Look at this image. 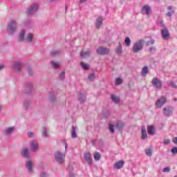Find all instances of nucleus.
<instances>
[{
    "label": "nucleus",
    "mask_w": 177,
    "mask_h": 177,
    "mask_svg": "<svg viewBox=\"0 0 177 177\" xmlns=\"http://www.w3.org/2000/svg\"><path fill=\"white\" fill-rule=\"evenodd\" d=\"M17 31V21H10L7 26V32L9 35H13Z\"/></svg>",
    "instance_id": "1"
},
{
    "label": "nucleus",
    "mask_w": 177,
    "mask_h": 177,
    "mask_svg": "<svg viewBox=\"0 0 177 177\" xmlns=\"http://www.w3.org/2000/svg\"><path fill=\"white\" fill-rule=\"evenodd\" d=\"M145 46V40L140 39L138 41L136 42L133 46V53H139L142 49H143V46Z\"/></svg>",
    "instance_id": "2"
},
{
    "label": "nucleus",
    "mask_w": 177,
    "mask_h": 177,
    "mask_svg": "<svg viewBox=\"0 0 177 177\" xmlns=\"http://www.w3.org/2000/svg\"><path fill=\"white\" fill-rule=\"evenodd\" d=\"M39 6L38 4L33 3L32 5L29 6V8L26 10V15L28 16H32L38 12Z\"/></svg>",
    "instance_id": "3"
},
{
    "label": "nucleus",
    "mask_w": 177,
    "mask_h": 177,
    "mask_svg": "<svg viewBox=\"0 0 177 177\" xmlns=\"http://www.w3.org/2000/svg\"><path fill=\"white\" fill-rule=\"evenodd\" d=\"M11 68L17 74L21 73L23 68V63L20 61H14L11 65Z\"/></svg>",
    "instance_id": "4"
},
{
    "label": "nucleus",
    "mask_w": 177,
    "mask_h": 177,
    "mask_svg": "<svg viewBox=\"0 0 177 177\" xmlns=\"http://www.w3.org/2000/svg\"><path fill=\"white\" fill-rule=\"evenodd\" d=\"M54 157L58 164H63L64 162L65 154H62V152L57 151L54 154Z\"/></svg>",
    "instance_id": "5"
},
{
    "label": "nucleus",
    "mask_w": 177,
    "mask_h": 177,
    "mask_svg": "<svg viewBox=\"0 0 177 177\" xmlns=\"http://www.w3.org/2000/svg\"><path fill=\"white\" fill-rule=\"evenodd\" d=\"M151 84L153 88H156V89H161V88H162V82L158 77H153L152 79Z\"/></svg>",
    "instance_id": "6"
},
{
    "label": "nucleus",
    "mask_w": 177,
    "mask_h": 177,
    "mask_svg": "<svg viewBox=\"0 0 177 177\" xmlns=\"http://www.w3.org/2000/svg\"><path fill=\"white\" fill-rule=\"evenodd\" d=\"M97 55H100L101 56H104L106 55H109V53H110V49L106 48V47H99L98 48H97L96 50Z\"/></svg>",
    "instance_id": "7"
},
{
    "label": "nucleus",
    "mask_w": 177,
    "mask_h": 177,
    "mask_svg": "<svg viewBox=\"0 0 177 177\" xmlns=\"http://www.w3.org/2000/svg\"><path fill=\"white\" fill-rule=\"evenodd\" d=\"M39 149L38 142L35 140H32L30 142V150L32 153H37V151Z\"/></svg>",
    "instance_id": "8"
},
{
    "label": "nucleus",
    "mask_w": 177,
    "mask_h": 177,
    "mask_svg": "<svg viewBox=\"0 0 177 177\" xmlns=\"http://www.w3.org/2000/svg\"><path fill=\"white\" fill-rule=\"evenodd\" d=\"M162 113L165 117H171L174 113V107L169 106H165L163 109Z\"/></svg>",
    "instance_id": "9"
},
{
    "label": "nucleus",
    "mask_w": 177,
    "mask_h": 177,
    "mask_svg": "<svg viewBox=\"0 0 177 177\" xmlns=\"http://www.w3.org/2000/svg\"><path fill=\"white\" fill-rule=\"evenodd\" d=\"M167 103V97L162 96L156 101V107L161 109L163 104Z\"/></svg>",
    "instance_id": "10"
},
{
    "label": "nucleus",
    "mask_w": 177,
    "mask_h": 177,
    "mask_svg": "<svg viewBox=\"0 0 177 177\" xmlns=\"http://www.w3.org/2000/svg\"><path fill=\"white\" fill-rule=\"evenodd\" d=\"M26 167L29 174H32V172H34V170L32 169V168H34V163L32 162V160H27L26 162Z\"/></svg>",
    "instance_id": "11"
},
{
    "label": "nucleus",
    "mask_w": 177,
    "mask_h": 177,
    "mask_svg": "<svg viewBox=\"0 0 177 177\" xmlns=\"http://www.w3.org/2000/svg\"><path fill=\"white\" fill-rule=\"evenodd\" d=\"M16 127H6L4 129V135L5 136H10L15 132Z\"/></svg>",
    "instance_id": "12"
},
{
    "label": "nucleus",
    "mask_w": 177,
    "mask_h": 177,
    "mask_svg": "<svg viewBox=\"0 0 177 177\" xmlns=\"http://www.w3.org/2000/svg\"><path fill=\"white\" fill-rule=\"evenodd\" d=\"M161 35L162 38H163L165 40L169 39L170 33L169 30L167 28L161 29Z\"/></svg>",
    "instance_id": "13"
},
{
    "label": "nucleus",
    "mask_w": 177,
    "mask_h": 177,
    "mask_svg": "<svg viewBox=\"0 0 177 177\" xmlns=\"http://www.w3.org/2000/svg\"><path fill=\"white\" fill-rule=\"evenodd\" d=\"M84 158L85 161L88 164V165H92V162H93V160H92V154H91V153L87 152L84 153Z\"/></svg>",
    "instance_id": "14"
},
{
    "label": "nucleus",
    "mask_w": 177,
    "mask_h": 177,
    "mask_svg": "<svg viewBox=\"0 0 177 177\" xmlns=\"http://www.w3.org/2000/svg\"><path fill=\"white\" fill-rule=\"evenodd\" d=\"M21 156L24 158H30V150L27 147L22 148L21 150Z\"/></svg>",
    "instance_id": "15"
},
{
    "label": "nucleus",
    "mask_w": 177,
    "mask_h": 177,
    "mask_svg": "<svg viewBox=\"0 0 177 177\" xmlns=\"http://www.w3.org/2000/svg\"><path fill=\"white\" fill-rule=\"evenodd\" d=\"M26 40V30H21L18 36V42H24Z\"/></svg>",
    "instance_id": "16"
},
{
    "label": "nucleus",
    "mask_w": 177,
    "mask_h": 177,
    "mask_svg": "<svg viewBox=\"0 0 177 177\" xmlns=\"http://www.w3.org/2000/svg\"><path fill=\"white\" fill-rule=\"evenodd\" d=\"M141 13L149 15L151 13V8L149 6H144L142 8Z\"/></svg>",
    "instance_id": "17"
},
{
    "label": "nucleus",
    "mask_w": 177,
    "mask_h": 177,
    "mask_svg": "<svg viewBox=\"0 0 177 177\" xmlns=\"http://www.w3.org/2000/svg\"><path fill=\"white\" fill-rule=\"evenodd\" d=\"M25 93H31L32 92V83L27 82L25 86Z\"/></svg>",
    "instance_id": "18"
},
{
    "label": "nucleus",
    "mask_w": 177,
    "mask_h": 177,
    "mask_svg": "<svg viewBox=\"0 0 177 177\" xmlns=\"http://www.w3.org/2000/svg\"><path fill=\"white\" fill-rule=\"evenodd\" d=\"M77 100L80 102V103H85V102H86V95H85V94L80 93L77 95Z\"/></svg>",
    "instance_id": "19"
},
{
    "label": "nucleus",
    "mask_w": 177,
    "mask_h": 177,
    "mask_svg": "<svg viewBox=\"0 0 177 177\" xmlns=\"http://www.w3.org/2000/svg\"><path fill=\"white\" fill-rule=\"evenodd\" d=\"M147 131H146V127L145 126H142L141 129V139L142 140H145V139H147Z\"/></svg>",
    "instance_id": "20"
},
{
    "label": "nucleus",
    "mask_w": 177,
    "mask_h": 177,
    "mask_svg": "<svg viewBox=\"0 0 177 177\" xmlns=\"http://www.w3.org/2000/svg\"><path fill=\"white\" fill-rule=\"evenodd\" d=\"M34 41V35L32 33H28L25 37V41L26 44H31Z\"/></svg>",
    "instance_id": "21"
},
{
    "label": "nucleus",
    "mask_w": 177,
    "mask_h": 177,
    "mask_svg": "<svg viewBox=\"0 0 177 177\" xmlns=\"http://www.w3.org/2000/svg\"><path fill=\"white\" fill-rule=\"evenodd\" d=\"M103 17H99L97 18L95 21V27L96 28L99 29L102 27V24H103Z\"/></svg>",
    "instance_id": "22"
},
{
    "label": "nucleus",
    "mask_w": 177,
    "mask_h": 177,
    "mask_svg": "<svg viewBox=\"0 0 177 177\" xmlns=\"http://www.w3.org/2000/svg\"><path fill=\"white\" fill-rule=\"evenodd\" d=\"M124 164L125 162L124 160H120L114 164V168H115V169H121Z\"/></svg>",
    "instance_id": "23"
},
{
    "label": "nucleus",
    "mask_w": 177,
    "mask_h": 177,
    "mask_svg": "<svg viewBox=\"0 0 177 177\" xmlns=\"http://www.w3.org/2000/svg\"><path fill=\"white\" fill-rule=\"evenodd\" d=\"M124 122L121 120H118L115 125V128H116V129H118L119 131H122V129H124Z\"/></svg>",
    "instance_id": "24"
},
{
    "label": "nucleus",
    "mask_w": 177,
    "mask_h": 177,
    "mask_svg": "<svg viewBox=\"0 0 177 177\" xmlns=\"http://www.w3.org/2000/svg\"><path fill=\"white\" fill-rule=\"evenodd\" d=\"M80 56L82 57V59H86V57H89L91 56V51H82L80 53Z\"/></svg>",
    "instance_id": "25"
},
{
    "label": "nucleus",
    "mask_w": 177,
    "mask_h": 177,
    "mask_svg": "<svg viewBox=\"0 0 177 177\" xmlns=\"http://www.w3.org/2000/svg\"><path fill=\"white\" fill-rule=\"evenodd\" d=\"M24 110H28L31 108V103L28 100H25L23 104Z\"/></svg>",
    "instance_id": "26"
},
{
    "label": "nucleus",
    "mask_w": 177,
    "mask_h": 177,
    "mask_svg": "<svg viewBox=\"0 0 177 177\" xmlns=\"http://www.w3.org/2000/svg\"><path fill=\"white\" fill-rule=\"evenodd\" d=\"M71 137L73 138V139H75L77 138V127H75L74 126H72Z\"/></svg>",
    "instance_id": "27"
},
{
    "label": "nucleus",
    "mask_w": 177,
    "mask_h": 177,
    "mask_svg": "<svg viewBox=\"0 0 177 177\" xmlns=\"http://www.w3.org/2000/svg\"><path fill=\"white\" fill-rule=\"evenodd\" d=\"M61 51L59 50H53L50 51V55L52 56V57H56V56H59L60 55Z\"/></svg>",
    "instance_id": "28"
},
{
    "label": "nucleus",
    "mask_w": 177,
    "mask_h": 177,
    "mask_svg": "<svg viewBox=\"0 0 177 177\" xmlns=\"http://www.w3.org/2000/svg\"><path fill=\"white\" fill-rule=\"evenodd\" d=\"M115 52L117 55L122 53V45H121V43H119V46L115 48Z\"/></svg>",
    "instance_id": "29"
},
{
    "label": "nucleus",
    "mask_w": 177,
    "mask_h": 177,
    "mask_svg": "<svg viewBox=\"0 0 177 177\" xmlns=\"http://www.w3.org/2000/svg\"><path fill=\"white\" fill-rule=\"evenodd\" d=\"M147 131H148V133L149 135H154V126L151 125V126H148L147 127Z\"/></svg>",
    "instance_id": "30"
},
{
    "label": "nucleus",
    "mask_w": 177,
    "mask_h": 177,
    "mask_svg": "<svg viewBox=\"0 0 177 177\" xmlns=\"http://www.w3.org/2000/svg\"><path fill=\"white\" fill-rule=\"evenodd\" d=\"M148 73H149V67L147 66H144L142 70V77H146V75Z\"/></svg>",
    "instance_id": "31"
},
{
    "label": "nucleus",
    "mask_w": 177,
    "mask_h": 177,
    "mask_svg": "<svg viewBox=\"0 0 177 177\" xmlns=\"http://www.w3.org/2000/svg\"><path fill=\"white\" fill-rule=\"evenodd\" d=\"M50 64L53 68H59V67L60 66V64L56 61H51Z\"/></svg>",
    "instance_id": "32"
},
{
    "label": "nucleus",
    "mask_w": 177,
    "mask_h": 177,
    "mask_svg": "<svg viewBox=\"0 0 177 177\" xmlns=\"http://www.w3.org/2000/svg\"><path fill=\"white\" fill-rule=\"evenodd\" d=\"M42 136L43 138H49V136L48 135V129H46V127L42 128Z\"/></svg>",
    "instance_id": "33"
},
{
    "label": "nucleus",
    "mask_w": 177,
    "mask_h": 177,
    "mask_svg": "<svg viewBox=\"0 0 177 177\" xmlns=\"http://www.w3.org/2000/svg\"><path fill=\"white\" fill-rule=\"evenodd\" d=\"M111 98L113 100V102H115V103H120V98L114 94L111 95Z\"/></svg>",
    "instance_id": "34"
},
{
    "label": "nucleus",
    "mask_w": 177,
    "mask_h": 177,
    "mask_svg": "<svg viewBox=\"0 0 177 177\" xmlns=\"http://www.w3.org/2000/svg\"><path fill=\"white\" fill-rule=\"evenodd\" d=\"M93 156H94V160H95V161H99V160L102 158V155L99 152H95L93 154Z\"/></svg>",
    "instance_id": "35"
},
{
    "label": "nucleus",
    "mask_w": 177,
    "mask_h": 177,
    "mask_svg": "<svg viewBox=\"0 0 177 177\" xmlns=\"http://www.w3.org/2000/svg\"><path fill=\"white\" fill-rule=\"evenodd\" d=\"M145 154L148 156V157H151V156H153V149H145Z\"/></svg>",
    "instance_id": "36"
},
{
    "label": "nucleus",
    "mask_w": 177,
    "mask_h": 177,
    "mask_svg": "<svg viewBox=\"0 0 177 177\" xmlns=\"http://www.w3.org/2000/svg\"><path fill=\"white\" fill-rule=\"evenodd\" d=\"M102 117L103 118H109V117H110V111L108 110L104 111L102 113Z\"/></svg>",
    "instance_id": "37"
},
{
    "label": "nucleus",
    "mask_w": 177,
    "mask_h": 177,
    "mask_svg": "<svg viewBox=\"0 0 177 177\" xmlns=\"http://www.w3.org/2000/svg\"><path fill=\"white\" fill-rule=\"evenodd\" d=\"M89 81H95V80L96 79V74L95 73H90L88 75V77Z\"/></svg>",
    "instance_id": "38"
},
{
    "label": "nucleus",
    "mask_w": 177,
    "mask_h": 177,
    "mask_svg": "<svg viewBox=\"0 0 177 177\" xmlns=\"http://www.w3.org/2000/svg\"><path fill=\"white\" fill-rule=\"evenodd\" d=\"M169 86H171V88H174V89H176L177 86H176V83H175V82L170 80L169 82Z\"/></svg>",
    "instance_id": "39"
},
{
    "label": "nucleus",
    "mask_w": 177,
    "mask_h": 177,
    "mask_svg": "<svg viewBox=\"0 0 177 177\" xmlns=\"http://www.w3.org/2000/svg\"><path fill=\"white\" fill-rule=\"evenodd\" d=\"M109 130L110 131L111 133H114V132H115V131L114 130V124H109Z\"/></svg>",
    "instance_id": "40"
},
{
    "label": "nucleus",
    "mask_w": 177,
    "mask_h": 177,
    "mask_svg": "<svg viewBox=\"0 0 177 177\" xmlns=\"http://www.w3.org/2000/svg\"><path fill=\"white\" fill-rule=\"evenodd\" d=\"M124 44H126V46H131V39L129 37H126Z\"/></svg>",
    "instance_id": "41"
},
{
    "label": "nucleus",
    "mask_w": 177,
    "mask_h": 177,
    "mask_svg": "<svg viewBox=\"0 0 177 177\" xmlns=\"http://www.w3.org/2000/svg\"><path fill=\"white\" fill-rule=\"evenodd\" d=\"M26 70L28 71V74L30 76H32L34 74V72L32 71V69L30 66H27Z\"/></svg>",
    "instance_id": "42"
},
{
    "label": "nucleus",
    "mask_w": 177,
    "mask_h": 177,
    "mask_svg": "<svg viewBox=\"0 0 177 177\" xmlns=\"http://www.w3.org/2000/svg\"><path fill=\"white\" fill-rule=\"evenodd\" d=\"M39 177H49V174L46 171H42L40 172Z\"/></svg>",
    "instance_id": "43"
},
{
    "label": "nucleus",
    "mask_w": 177,
    "mask_h": 177,
    "mask_svg": "<svg viewBox=\"0 0 177 177\" xmlns=\"http://www.w3.org/2000/svg\"><path fill=\"white\" fill-rule=\"evenodd\" d=\"M81 66L84 68V70H89V66L85 62H81Z\"/></svg>",
    "instance_id": "44"
},
{
    "label": "nucleus",
    "mask_w": 177,
    "mask_h": 177,
    "mask_svg": "<svg viewBox=\"0 0 177 177\" xmlns=\"http://www.w3.org/2000/svg\"><path fill=\"white\" fill-rule=\"evenodd\" d=\"M65 74H66V72H64V71L62 72L59 74V80H61V81H64V78H65L64 75H65Z\"/></svg>",
    "instance_id": "45"
},
{
    "label": "nucleus",
    "mask_w": 177,
    "mask_h": 177,
    "mask_svg": "<svg viewBox=\"0 0 177 177\" xmlns=\"http://www.w3.org/2000/svg\"><path fill=\"white\" fill-rule=\"evenodd\" d=\"M120 84H122V79L118 77L115 80V84L116 85H120Z\"/></svg>",
    "instance_id": "46"
},
{
    "label": "nucleus",
    "mask_w": 177,
    "mask_h": 177,
    "mask_svg": "<svg viewBox=\"0 0 177 177\" xmlns=\"http://www.w3.org/2000/svg\"><path fill=\"white\" fill-rule=\"evenodd\" d=\"M50 100L52 102V103H55V102H56V95H50Z\"/></svg>",
    "instance_id": "47"
},
{
    "label": "nucleus",
    "mask_w": 177,
    "mask_h": 177,
    "mask_svg": "<svg viewBox=\"0 0 177 177\" xmlns=\"http://www.w3.org/2000/svg\"><path fill=\"white\" fill-rule=\"evenodd\" d=\"M158 26H159V27H160L161 28L165 27V26L164 25V21L163 20H160L158 22Z\"/></svg>",
    "instance_id": "48"
},
{
    "label": "nucleus",
    "mask_w": 177,
    "mask_h": 177,
    "mask_svg": "<svg viewBox=\"0 0 177 177\" xmlns=\"http://www.w3.org/2000/svg\"><path fill=\"white\" fill-rule=\"evenodd\" d=\"M162 172H171V168L169 167H167L162 169Z\"/></svg>",
    "instance_id": "49"
},
{
    "label": "nucleus",
    "mask_w": 177,
    "mask_h": 177,
    "mask_svg": "<svg viewBox=\"0 0 177 177\" xmlns=\"http://www.w3.org/2000/svg\"><path fill=\"white\" fill-rule=\"evenodd\" d=\"M172 154H177V147H174L171 149Z\"/></svg>",
    "instance_id": "50"
},
{
    "label": "nucleus",
    "mask_w": 177,
    "mask_h": 177,
    "mask_svg": "<svg viewBox=\"0 0 177 177\" xmlns=\"http://www.w3.org/2000/svg\"><path fill=\"white\" fill-rule=\"evenodd\" d=\"M174 13H175V11L171 10V12H168L166 14V16H167V17H171L172 15H174Z\"/></svg>",
    "instance_id": "51"
},
{
    "label": "nucleus",
    "mask_w": 177,
    "mask_h": 177,
    "mask_svg": "<svg viewBox=\"0 0 177 177\" xmlns=\"http://www.w3.org/2000/svg\"><path fill=\"white\" fill-rule=\"evenodd\" d=\"M150 53H156V48L155 47H151L149 49Z\"/></svg>",
    "instance_id": "52"
},
{
    "label": "nucleus",
    "mask_w": 177,
    "mask_h": 177,
    "mask_svg": "<svg viewBox=\"0 0 177 177\" xmlns=\"http://www.w3.org/2000/svg\"><path fill=\"white\" fill-rule=\"evenodd\" d=\"M163 143L164 145H169V143H171V140H169V139L164 140Z\"/></svg>",
    "instance_id": "53"
},
{
    "label": "nucleus",
    "mask_w": 177,
    "mask_h": 177,
    "mask_svg": "<svg viewBox=\"0 0 177 177\" xmlns=\"http://www.w3.org/2000/svg\"><path fill=\"white\" fill-rule=\"evenodd\" d=\"M28 136L29 138H34V133L31 132V131H28Z\"/></svg>",
    "instance_id": "54"
},
{
    "label": "nucleus",
    "mask_w": 177,
    "mask_h": 177,
    "mask_svg": "<svg viewBox=\"0 0 177 177\" xmlns=\"http://www.w3.org/2000/svg\"><path fill=\"white\" fill-rule=\"evenodd\" d=\"M173 143H175V145H177V137H175L173 138Z\"/></svg>",
    "instance_id": "55"
},
{
    "label": "nucleus",
    "mask_w": 177,
    "mask_h": 177,
    "mask_svg": "<svg viewBox=\"0 0 177 177\" xmlns=\"http://www.w3.org/2000/svg\"><path fill=\"white\" fill-rule=\"evenodd\" d=\"M149 44H151V45L154 44V39H151V40L149 41Z\"/></svg>",
    "instance_id": "56"
},
{
    "label": "nucleus",
    "mask_w": 177,
    "mask_h": 177,
    "mask_svg": "<svg viewBox=\"0 0 177 177\" xmlns=\"http://www.w3.org/2000/svg\"><path fill=\"white\" fill-rule=\"evenodd\" d=\"M5 68V66L3 65H0V71L1 70H3Z\"/></svg>",
    "instance_id": "57"
},
{
    "label": "nucleus",
    "mask_w": 177,
    "mask_h": 177,
    "mask_svg": "<svg viewBox=\"0 0 177 177\" xmlns=\"http://www.w3.org/2000/svg\"><path fill=\"white\" fill-rule=\"evenodd\" d=\"M84 2H86V0H80V3H84Z\"/></svg>",
    "instance_id": "58"
},
{
    "label": "nucleus",
    "mask_w": 177,
    "mask_h": 177,
    "mask_svg": "<svg viewBox=\"0 0 177 177\" xmlns=\"http://www.w3.org/2000/svg\"><path fill=\"white\" fill-rule=\"evenodd\" d=\"M167 9H168V10H171L172 9V6H168Z\"/></svg>",
    "instance_id": "59"
},
{
    "label": "nucleus",
    "mask_w": 177,
    "mask_h": 177,
    "mask_svg": "<svg viewBox=\"0 0 177 177\" xmlns=\"http://www.w3.org/2000/svg\"><path fill=\"white\" fill-rule=\"evenodd\" d=\"M149 45H150V41L147 42V46H149Z\"/></svg>",
    "instance_id": "60"
},
{
    "label": "nucleus",
    "mask_w": 177,
    "mask_h": 177,
    "mask_svg": "<svg viewBox=\"0 0 177 177\" xmlns=\"http://www.w3.org/2000/svg\"><path fill=\"white\" fill-rule=\"evenodd\" d=\"M67 9H68L67 6H66V7H65V12H67Z\"/></svg>",
    "instance_id": "61"
},
{
    "label": "nucleus",
    "mask_w": 177,
    "mask_h": 177,
    "mask_svg": "<svg viewBox=\"0 0 177 177\" xmlns=\"http://www.w3.org/2000/svg\"><path fill=\"white\" fill-rule=\"evenodd\" d=\"M67 149V144L65 143V149Z\"/></svg>",
    "instance_id": "62"
},
{
    "label": "nucleus",
    "mask_w": 177,
    "mask_h": 177,
    "mask_svg": "<svg viewBox=\"0 0 177 177\" xmlns=\"http://www.w3.org/2000/svg\"><path fill=\"white\" fill-rule=\"evenodd\" d=\"M56 0H50V2H55Z\"/></svg>",
    "instance_id": "63"
},
{
    "label": "nucleus",
    "mask_w": 177,
    "mask_h": 177,
    "mask_svg": "<svg viewBox=\"0 0 177 177\" xmlns=\"http://www.w3.org/2000/svg\"><path fill=\"white\" fill-rule=\"evenodd\" d=\"M177 101V98H174V102H176Z\"/></svg>",
    "instance_id": "64"
}]
</instances>
